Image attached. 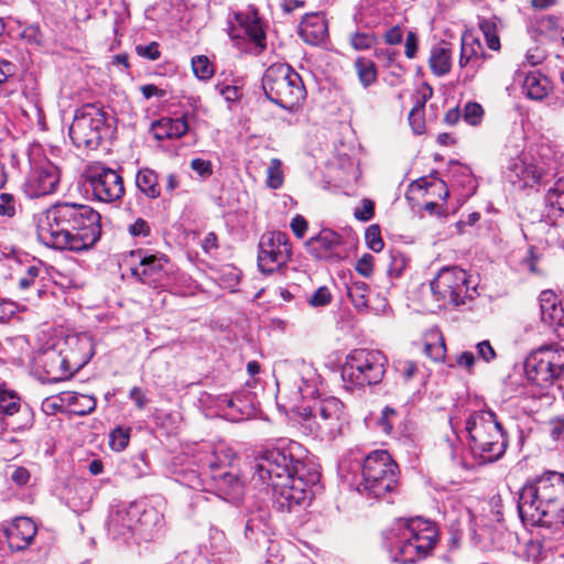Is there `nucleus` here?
<instances>
[{"instance_id": "43", "label": "nucleus", "mask_w": 564, "mask_h": 564, "mask_svg": "<svg viewBox=\"0 0 564 564\" xmlns=\"http://www.w3.org/2000/svg\"><path fill=\"white\" fill-rule=\"evenodd\" d=\"M481 45L478 41L471 40L468 42L466 37L462 39L459 66L465 67L474 57L478 56Z\"/></svg>"}, {"instance_id": "61", "label": "nucleus", "mask_w": 564, "mask_h": 564, "mask_svg": "<svg viewBox=\"0 0 564 564\" xmlns=\"http://www.w3.org/2000/svg\"><path fill=\"white\" fill-rule=\"evenodd\" d=\"M550 434L552 438L564 444V417H555L550 421Z\"/></svg>"}, {"instance_id": "29", "label": "nucleus", "mask_w": 564, "mask_h": 564, "mask_svg": "<svg viewBox=\"0 0 564 564\" xmlns=\"http://www.w3.org/2000/svg\"><path fill=\"white\" fill-rule=\"evenodd\" d=\"M429 64L432 73L436 76H444L452 67V53L449 44L441 42L431 50Z\"/></svg>"}, {"instance_id": "2", "label": "nucleus", "mask_w": 564, "mask_h": 564, "mask_svg": "<svg viewBox=\"0 0 564 564\" xmlns=\"http://www.w3.org/2000/svg\"><path fill=\"white\" fill-rule=\"evenodd\" d=\"M36 234L46 247L80 252L100 238V215L85 204L62 202L36 216Z\"/></svg>"}, {"instance_id": "41", "label": "nucleus", "mask_w": 564, "mask_h": 564, "mask_svg": "<svg viewBox=\"0 0 564 564\" xmlns=\"http://www.w3.org/2000/svg\"><path fill=\"white\" fill-rule=\"evenodd\" d=\"M479 29L485 35L487 45L490 50L497 51L500 48V40L497 35L496 23L488 19H481L479 21Z\"/></svg>"}, {"instance_id": "56", "label": "nucleus", "mask_w": 564, "mask_h": 564, "mask_svg": "<svg viewBox=\"0 0 564 564\" xmlns=\"http://www.w3.org/2000/svg\"><path fill=\"white\" fill-rule=\"evenodd\" d=\"M191 169L202 178H207L213 174L212 162L200 158H195L191 161Z\"/></svg>"}, {"instance_id": "51", "label": "nucleus", "mask_w": 564, "mask_h": 564, "mask_svg": "<svg viewBox=\"0 0 564 564\" xmlns=\"http://www.w3.org/2000/svg\"><path fill=\"white\" fill-rule=\"evenodd\" d=\"M484 116L482 107L477 102H467L464 107V120L471 124H478Z\"/></svg>"}, {"instance_id": "38", "label": "nucleus", "mask_w": 564, "mask_h": 564, "mask_svg": "<svg viewBox=\"0 0 564 564\" xmlns=\"http://www.w3.org/2000/svg\"><path fill=\"white\" fill-rule=\"evenodd\" d=\"M446 517H447V529H448V533H449V539L447 542L448 550L456 551L460 547V541L463 538L464 530H463L462 521L456 517H454V518H449V516H446Z\"/></svg>"}, {"instance_id": "18", "label": "nucleus", "mask_w": 564, "mask_h": 564, "mask_svg": "<svg viewBox=\"0 0 564 564\" xmlns=\"http://www.w3.org/2000/svg\"><path fill=\"white\" fill-rule=\"evenodd\" d=\"M170 261L164 254H144L139 264L131 268V274L153 289H164L170 283Z\"/></svg>"}, {"instance_id": "42", "label": "nucleus", "mask_w": 564, "mask_h": 564, "mask_svg": "<svg viewBox=\"0 0 564 564\" xmlns=\"http://www.w3.org/2000/svg\"><path fill=\"white\" fill-rule=\"evenodd\" d=\"M192 68L195 76L200 80H207L214 75V67L209 59L204 55L193 57Z\"/></svg>"}, {"instance_id": "9", "label": "nucleus", "mask_w": 564, "mask_h": 564, "mask_svg": "<svg viewBox=\"0 0 564 564\" xmlns=\"http://www.w3.org/2000/svg\"><path fill=\"white\" fill-rule=\"evenodd\" d=\"M398 485V465L387 451H373L361 464L358 490L369 497L382 498Z\"/></svg>"}, {"instance_id": "52", "label": "nucleus", "mask_w": 564, "mask_h": 564, "mask_svg": "<svg viewBox=\"0 0 564 564\" xmlns=\"http://www.w3.org/2000/svg\"><path fill=\"white\" fill-rule=\"evenodd\" d=\"M397 411L393 408L386 406L382 410L381 416L378 420L377 424L384 434L389 435L393 430V423Z\"/></svg>"}, {"instance_id": "37", "label": "nucleus", "mask_w": 564, "mask_h": 564, "mask_svg": "<svg viewBox=\"0 0 564 564\" xmlns=\"http://www.w3.org/2000/svg\"><path fill=\"white\" fill-rule=\"evenodd\" d=\"M44 273L42 264H34L28 267L25 273L19 279L18 286L22 291H26L35 285H41L39 280H42L41 274Z\"/></svg>"}, {"instance_id": "57", "label": "nucleus", "mask_w": 564, "mask_h": 564, "mask_svg": "<svg viewBox=\"0 0 564 564\" xmlns=\"http://www.w3.org/2000/svg\"><path fill=\"white\" fill-rule=\"evenodd\" d=\"M330 301H332V294H330V291L328 290V288L321 286L308 299V304L314 307L325 306V305L329 304Z\"/></svg>"}, {"instance_id": "3", "label": "nucleus", "mask_w": 564, "mask_h": 564, "mask_svg": "<svg viewBox=\"0 0 564 564\" xmlns=\"http://www.w3.org/2000/svg\"><path fill=\"white\" fill-rule=\"evenodd\" d=\"M518 512L524 524L554 531L564 525V474L545 471L519 492Z\"/></svg>"}, {"instance_id": "11", "label": "nucleus", "mask_w": 564, "mask_h": 564, "mask_svg": "<svg viewBox=\"0 0 564 564\" xmlns=\"http://www.w3.org/2000/svg\"><path fill=\"white\" fill-rule=\"evenodd\" d=\"M430 286L436 301L454 306L464 305L478 295L476 281L458 267L442 268Z\"/></svg>"}, {"instance_id": "48", "label": "nucleus", "mask_w": 564, "mask_h": 564, "mask_svg": "<svg viewBox=\"0 0 564 564\" xmlns=\"http://www.w3.org/2000/svg\"><path fill=\"white\" fill-rule=\"evenodd\" d=\"M376 43V36L372 33L356 32L350 35V44L356 51L371 48Z\"/></svg>"}, {"instance_id": "12", "label": "nucleus", "mask_w": 564, "mask_h": 564, "mask_svg": "<svg viewBox=\"0 0 564 564\" xmlns=\"http://www.w3.org/2000/svg\"><path fill=\"white\" fill-rule=\"evenodd\" d=\"M556 169V161L547 145H540L536 154L528 153L511 159L507 165V177L520 187H533L543 182Z\"/></svg>"}, {"instance_id": "13", "label": "nucleus", "mask_w": 564, "mask_h": 564, "mask_svg": "<svg viewBox=\"0 0 564 564\" xmlns=\"http://www.w3.org/2000/svg\"><path fill=\"white\" fill-rule=\"evenodd\" d=\"M527 378L541 388L553 386L564 376V347L543 345L534 349L524 361Z\"/></svg>"}, {"instance_id": "16", "label": "nucleus", "mask_w": 564, "mask_h": 564, "mask_svg": "<svg viewBox=\"0 0 564 564\" xmlns=\"http://www.w3.org/2000/svg\"><path fill=\"white\" fill-rule=\"evenodd\" d=\"M85 176L94 197L99 202L113 203L124 195L122 176L110 167L101 164L91 165Z\"/></svg>"}, {"instance_id": "31", "label": "nucleus", "mask_w": 564, "mask_h": 564, "mask_svg": "<svg viewBox=\"0 0 564 564\" xmlns=\"http://www.w3.org/2000/svg\"><path fill=\"white\" fill-rule=\"evenodd\" d=\"M62 401L70 406V411L77 415L84 416L91 413L97 405L96 399L88 394L66 392Z\"/></svg>"}, {"instance_id": "55", "label": "nucleus", "mask_w": 564, "mask_h": 564, "mask_svg": "<svg viewBox=\"0 0 564 564\" xmlns=\"http://www.w3.org/2000/svg\"><path fill=\"white\" fill-rule=\"evenodd\" d=\"M218 477L217 486L219 490H225L226 487H228L232 492H238L241 488L239 478L234 474L225 471L221 473Z\"/></svg>"}, {"instance_id": "23", "label": "nucleus", "mask_w": 564, "mask_h": 564, "mask_svg": "<svg viewBox=\"0 0 564 564\" xmlns=\"http://www.w3.org/2000/svg\"><path fill=\"white\" fill-rule=\"evenodd\" d=\"M539 301L542 322L551 327L563 326L564 308L556 293L552 290H544L541 292Z\"/></svg>"}, {"instance_id": "5", "label": "nucleus", "mask_w": 564, "mask_h": 564, "mask_svg": "<svg viewBox=\"0 0 564 564\" xmlns=\"http://www.w3.org/2000/svg\"><path fill=\"white\" fill-rule=\"evenodd\" d=\"M469 447L482 463L500 459L508 447V436L491 410L474 411L466 420Z\"/></svg>"}, {"instance_id": "10", "label": "nucleus", "mask_w": 564, "mask_h": 564, "mask_svg": "<svg viewBox=\"0 0 564 564\" xmlns=\"http://www.w3.org/2000/svg\"><path fill=\"white\" fill-rule=\"evenodd\" d=\"M388 359L378 349L356 348L345 359L341 368L343 380L354 387L364 388L382 381Z\"/></svg>"}, {"instance_id": "6", "label": "nucleus", "mask_w": 564, "mask_h": 564, "mask_svg": "<svg viewBox=\"0 0 564 564\" xmlns=\"http://www.w3.org/2000/svg\"><path fill=\"white\" fill-rule=\"evenodd\" d=\"M438 539L440 531L435 522L420 517L409 519L390 550V557L400 564L416 563L431 554Z\"/></svg>"}, {"instance_id": "1", "label": "nucleus", "mask_w": 564, "mask_h": 564, "mask_svg": "<svg viewBox=\"0 0 564 564\" xmlns=\"http://www.w3.org/2000/svg\"><path fill=\"white\" fill-rule=\"evenodd\" d=\"M253 480L272 488L280 511H294L307 506L311 487L319 481V473L307 462L305 448L294 441H280L259 452L253 464Z\"/></svg>"}, {"instance_id": "22", "label": "nucleus", "mask_w": 564, "mask_h": 564, "mask_svg": "<svg viewBox=\"0 0 564 564\" xmlns=\"http://www.w3.org/2000/svg\"><path fill=\"white\" fill-rule=\"evenodd\" d=\"M545 221L564 226V175L560 176L545 194Z\"/></svg>"}, {"instance_id": "35", "label": "nucleus", "mask_w": 564, "mask_h": 564, "mask_svg": "<svg viewBox=\"0 0 564 564\" xmlns=\"http://www.w3.org/2000/svg\"><path fill=\"white\" fill-rule=\"evenodd\" d=\"M21 404V398L15 392L9 391L0 386V419L12 415L13 411Z\"/></svg>"}, {"instance_id": "17", "label": "nucleus", "mask_w": 564, "mask_h": 564, "mask_svg": "<svg viewBox=\"0 0 564 564\" xmlns=\"http://www.w3.org/2000/svg\"><path fill=\"white\" fill-rule=\"evenodd\" d=\"M234 20L229 21L228 34L232 40H240L247 36L253 44L252 52L261 54L265 47V32L262 28L258 11L254 7H249L246 11L236 12Z\"/></svg>"}, {"instance_id": "49", "label": "nucleus", "mask_w": 564, "mask_h": 564, "mask_svg": "<svg viewBox=\"0 0 564 564\" xmlns=\"http://www.w3.org/2000/svg\"><path fill=\"white\" fill-rule=\"evenodd\" d=\"M365 238L367 246L373 252H380L383 249V240L380 235V229L378 225H371L367 228L365 232Z\"/></svg>"}, {"instance_id": "28", "label": "nucleus", "mask_w": 564, "mask_h": 564, "mask_svg": "<svg viewBox=\"0 0 564 564\" xmlns=\"http://www.w3.org/2000/svg\"><path fill=\"white\" fill-rule=\"evenodd\" d=\"M2 425L13 432L30 430L34 424V412L28 403H22L12 415L0 419Z\"/></svg>"}, {"instance_id": "33", "label": "nucleus", "mask_w": 564, "mask_h": 564, "mask_svg": "<svg viewBox=\"0 0 564 564\" xmlns=\"http://www.w3.org/2000/svg\"><path fill=\"white\" fill-rule=\"evenodd\" d=\"M394 367L404 382H409L417 378L422 383H424L427 378L426 371L416 361L398 360Z\"/></svg>"}, {"instance_id": "50", "label": "nucleus", "mask_w": 564, "mask_h": 564, "mask_svg": "<svg viewBox=\"0 0 564 564\" xmlns=\"http://www.w3.org/2000/svg\"><path fill=\"white\" fill-rule=\"evenodd\" d=\"M236 405L232 408H228L225 415H227L232 421H240L245 416H249L251 413L250 406L245 402L240 395H235Z\"/></svg>"}, {"instance_id": "27", "label": "nucleus", "mask_w": 564, "mask_h": 564, "mask_svg": "<svg viewBox=\"0 0 564 564\" xmlns=\"http://www.w3.org/2000/svg\"><path fill=\"white\" fill-rule=\"evenodd\" d=\"M525 96L533 100H542L551 90V82L540 72H530L522 84Z\"/></svg>"}, {"instance_id": "19", "label": "nucleus", "mask_w": 564, "mask_h": 564, "mask_svg": "<svg viewBox=\"0 0 564 564\" xmlns=\"http://www.w3.org/2000/svg\"><path fill=\"white\" fill-rule=\"evenodd\" d=\"M61 180V171L51 161H42L34 165L24 183V192L35 198L56 192Z\"/></svg>"}, {"instance_id": "24", "label": "nucleus", "mask_w": 564, "mask_h": 564, "mask_svg": "<svg viewBox=\"0 0 564 564\" xmlns=\"http://www.w3.org/2000/svg\"><path fill=\"white\" fill-rule=\"evenodd\" d=\"M188 130L187 121L184 117L169 118L164 117L151 126V131L156 140L178 139Z\"/></svg>"}, {"instance_id": "63", "label": "nucleus", "mask_w": 564, "mask_h": 564, "mask_svg": "<svg viewBox=\"0 0 564 564\" xmlns=\"http://www.w3.org/2000/svg\"><path fill=\"white\" fill-rule=\"evenodd\" d=\"M230 463L229 456L223 455L218 452H213L210 455L206 458V462L204 463L205 466H207L210 470L218 469L223 466H226Z\"/></svg>"}, {"instance_id": "60", "label": "nucleus", "mask_w": 564, "mask_h": 564, "mask_svg": "<svg viewBox=\"0 0 564 564\" xmlns=\"http://www.w3.org/2000/svg\"><path fill=\"white\" fill-rule=\"evenodd\" d=\"M543 546L538 540H531L525 544V556L528 561L538 563L542 558Z\"/></svg>"}, {"instance_id": "7", "label": "nucleus", "mask_w": 564, "mask_h": 564, "mask_svg": "<svg viewBox=\"0 0 564 564\" xmlns=\"http://www.w3.org/2000/svg\"><path fill=\"white\" fill-rule=\"evenodd\" d=\"M299 415L302 425L322 441H330L341 435L348 424L346 406L335 397L313 400L312 404L300 408Z\"/></svg>"}, {"instance_id": "54", "label": "nucleus", "mask_w": 564, "mask_h": 564, "mask_svg": "<svg viewBox=\"0 0 564 564\" xmlns=\"http://www.w3.org/2000/svg\"><path fill=\"white\" fill-rule=\"evenodd\" d=\"M21 36L30 44L42 45L44 43V34L40 26L35 24L24 28Z\"/></svg>"}, {"instance_id": "32", "label": "nucleus", "mask_w": 564, "mask_h": 564, "mask_svg": "<svg viewBox=\"0 0 564 564\" xmlns=\"http://www.w3.org/2000/svg\"><path fill=\"white\" fill-rule=\"evenodd\" d=\"M347 295L357 311L368 308L369 285L364 281L346 283Z\"/></svg>"}, {"instance_id": "25", "label": "nucleus", "mask_w": 564, "mask_h": 564, "mask_svg": "<svg viewBox=\"0 0 564 564\" xmlns=\"http://www.w3.org/2000/svg\"><path fill=\"white\" fill-rule=\"evenodd\" d=\"M300 34L306 43L317 45L328 36L327 22L317 14L311 15L302 22Z\"/></svg>"}, {"instance_id": "4", "label": "nucleus", "mask_w": 564, "mask_h": 564, "mask_svg": "<svg viewBox=\"0 0 564 564\" xmlns=\"http://www.w3.org/2000/svg\"><path fill=\"white\" fill-rule=\"evenodd\" d=\"M163 527V516L142 503L118 506L108 516L107 530L112 540L140 544L156 539Z\"/></svg>"}, {"instance_id": "46", "label": "nucleus", "mask_w": 564, "mask_h": 564, "mask_svg": "<svg viewBox=\"0 0 564 564\" xmlns=\"http://www.w3.org/2000/svg\"><path fill=\"white\" fill-rule=\"evenodd\" d=\"M265 513L252 516L246 521L245 534L248 539L257 536L258 533H265Z\"/></svg>"}, {"instance_id": "59", "label": "nucleus", "mask_w": 564, "mask_h": 564, "mask_svg": "<svg viewBox=\"0 0 564 564\" xmlns=\"http://www.w3.org/2000/svg\"><path fill=\"white\" fill-rule=\"evenodd\" d=\"M128 231L134 238H145L150 236L151 227L147 220L143 218H138L133 224L129 226Z\"/></svg>"}, {"instance_id": "53", "label": "nucleus", "mask_w": 564, "mask_h": 564, "mask_svg": "<svg viewBox=\"0 0 564 564\" xmlns=\"http://www.w3.org/2000/svg\"><path fill=\"white\" fill-rule=\"evenodd\" d=\"M135 53L145 59L156 61L161 57L160 45L158 42L150 44H139L135 46Z\"/></svg>"}, {"instance_id": "20", "label": "nucleus", "mask_w": 564, "mask_h": 564, "mask_svg": "<svg viewBox=\"0 0 564 564\" xmlns=\"http://www.w3.org/2000/svg\"><path fill=\"white\" fill-rule=\"evenodd\" d=\"M343 243L341 237L329 228L322 229L318 235L310 238L305 246L307 252L317 260H338L337 247Z\"/></svg>"}, {"instance_id": "26", "label": "nucleus", "mask_w": 564, "mask_h": 564, "mask_svg": "<svg viewBox=\"0 0 564 564\" xmlns=\"http://www.w3.org/2000/svg\"><path fill=\"white\" fill-rule=\"evenodd\" d=\"M67 345L70 358L77 366L86 365L95 355L93 339L86 333L68 337Z\"/></svg>"}, {"instance_id": "34", "label": "nucleus", "mask_w": 564, "mask_h": 564, "mask_svg": "<svg viewBox=\"0 0 564 564\" xmlns=\"http://www.w3.org/2000/svg\"><path fill=\"white\" fill-rule=\"evenodd\" d=\"M354 66L359 82L365 88L376 83L378 72L376 64L371 59L360 56L355 61Z\"/></svg>"}, {"instance_id": "39", "label": "nucleus", "mask_w": 564, "mask_h": 564, "mask_svg": "<svg viewBox=\"0 0 564 564\" xmlns=\"http://www.w3.org/2000/svg\"><path fill=\"white\" fill-rule=\"evenodd\" d=\"M283 184L282 162L279 159H272L267 169V185L270 188H280Z\"/></svg>"}, {"instance_id": "15", "label": "nucleus", "mask_w": 564, "mask_h": 564, "mask_svg": "<svg viewBox=\"0 0 564 564\" xmlns=\"http://www.w3.org/2000/svg\"><path fill=\"white\" fill-rule=\"evenodd\" d=\"M292 256L289 236L283 231L264 232L259 241L258 267L262 273H273L285 265Z\"/></svg>"}, {"instance_id": "30", "label": "nucleus", "mask_w": 564, "mask_h": 564, "mask_svg": "<svg viewBox=\"0 0 564 564\" xmlns=\"http://www.w3.org/2000/svg\"><path fill=\"white\" fill-rule=\"evenodd\" d=\"M135 186L149 199H156L161 196L159 175L150 167H142L137 172Z\"/></svg>"}, {"instance_id": "36", "label": "nucleus", "mask_w": 564, "mask_h": 564, "mask_svg": "<svg viewBox=\"0 0 564 564\" xmlns=\"http://www.w3.org/2000/svg\"><path fill=\"white\" fill-rule=\"evenodd\" d=\"M429 90H430L429 96H424L423 101L417 102L409 113L410 126H411L412 130L414 131V133H416V134L423 133V131L425 129V121L423 119L424 104H425L426 99L432 96V88L429 87Z\"/></svg>"}, {"instance_id": "64", "label": "nucleus", "mask_w": 564, "mask_h": 564, "mask_svg": "<svg viewBox=\"0 0 564 564\" xmlns=\"http://www.w3.org/2000/svg\"><path fill=\"white\" fill-rule=\"evenodd\" d=\"M290 227L295 237L303 238L308 228V223L302 215H296L292 218Z\"/></svg>"}, {"instance_id": "58", "label": "nucleus", "mask_w": 564, "mask_h": 564, "mask_svg": "<svg viewBox=\"0 0 564 564\" xmlns=\"http://www.w3.org/2000/svg\"><path fill=\"white\" fill-rule=\"evenodd\" d=\"M375 214V204L372 200L368 198H364L361 200V206L356 207L354 212V216L361 221H368L373 217Z\"/></svg>"}, {"instance_id": "8", "label": "nucleus", "mask_w": 564, "mask_h": 564, "mask_svg": "<svg viewBox=\"0 0 564 564\" xmlns=\"http://www.w3.org/2000/svg\"><path fill=\"white\" fill-rule=\"evenodd\" d=\"M265 97L279 107L292 110L304 100L306 90L303 80L288 64H272L262 76Z\"/></svg>"}, {"instance_id": "62", "label": "nucleus", "mask_w": 564, "mask_h": 564, "mask_svg": "<svg viewBox=\"0 0 564 564\" xmlns=\"http://www.w3.org/2000/svg\"><path fill=\"white\" fill-rule=\"evenodd\" d=\"M356 271L362 276H370L373 271V257L371 254H364L356 263Z\"/></svg>"}, {"instance_id": "47", "label": "nucleus", "mask_w": 564, "mask_h": 564, "mask_svg": "<svg viewBox=\"0 0 564 564\" xmlns=\"http://www.w3.org/2000/svg\"><path fill=\"white\" fill-rule=\"evenodd\" d=\"M129 440H130V431L126 430L121 426L116 427L110 433V446L115 451H118V452L123 451L128 446Z\"/></svg>"}, {"instance_id": "40", "label": "nucleus", "mask_w": 564, "mask_h": 564, "mask_svg": "<svg viewBox=\"0 0 564 564\" xmlns=\"http://www.w3.org/2000/svg\"><path fill=\"white\" fill-rule=\"evenodd\" d=\"M524 147V138L521 131H513L511 135L508 138V141L505 145V155L509 156L510 160L518 158L522 154Z\"/></svg>"}, {"instance_id": "45", "label": "nucleus", "mask_w": 564, "mask_h": 564, "mask_svg": "<svg viewBox=\"0 0 564 564\" xmlns=\"http://www.w3.org/2000/svg\"><path fill=\"white\" fill-rule=\"evenodd\" d=\"M408 265V258L400 251H391L388 274L390 278H399Z\"/></svg>"}, {"instance_id": "21", "label": "nucleus", "mask_w": 564, "mask_h": 564, "mask_svg": "<svg viewBox=\"0 0 564 564\" xmlns=\"http://www.w3.org/2000/svg\"><path fill=\"white\" fill-rule=\"evenodd\" d=\"M37 533L34 521L28 517L15 518L6 529L8 545L12 551H24Z\"/></svg>"}, {"instance_id": "44", "label": "nucleus", "mask_w": 564, "mask_h": 564, "mask_svg": "<svg viewBox=\"0 0 564 564\" xmlns=\"http://www.w3.org/2000/svg\"><path fill=\"white\" fill-rule=\"evenodd\" d=\"M20 204L18 198L10 193H0V217L12 218L15 216Z\"/></svg>"}, {"instance_id": "14", "label": "nucleus", "mask_w": 564, "mask_h": 564, "mask_svg": "<svg viewBox=\"0 0 564 564\" xmlns=\"http://www.w3.org/2000/svg\"><path fill=\"white\" fill-rule=\"evenodd\" d=\"M108 131L107 113L97 105L86 104L76 110L69 137L77 148L96 149Z\"/></svg>"}]
</instances>
